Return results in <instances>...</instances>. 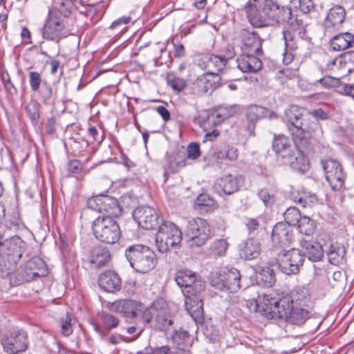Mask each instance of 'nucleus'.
<instances>
[{"label":"nucleus","mask_w":354,"mask_h":354,"mask_svg":"<svg viewBox=\"0 0 354 354\" xmlns=\"http://www.w3.org/2000/svg\"><path fill=\"white\" fill-rule=\"evenodd\" d=\"M270 26L274 24L282 25L287 24L292 26V28L283 30L285 43V49L283 53V63L288 65L293 61L297 55V50L305 34L304 30L302 27L295 28L294 21H296V20L292 18L290 8L287 7L280 8L274 1L273 6H270Z\"/></svg>","instance_id":"nucleus-1"},{"label":"nucleus","mask_w":354,"mask_h":354,"mask_svg":"<svg viewBox=\"0 0 354 354\" xmlns=\"http://www.w3.org/2000/svg\"><path fill=\"white\" fill-rule=\"evenodd\" d=\"M284 120L296 145H308V139L319 128L318 120L310 114H304L303 109L296 105H291L286 109Z\"/></svg>","instance_id":"nucleus-2"},{"label":"nucleus","mask_w":354,"mask_h":354,"mask_svg":"<svg viewBox=\"0 0 354 354\" xmlns=\"http://www.w3.org/2000/svg\"><path fill=\"white\" fill-rule=\"evenodd\" d=\"M196 280L194 273L190 270H179L175 276L178 286L184 287L185 305L187 311L196 323L199 320V290L197 285L193 286Z\"/></svg>","instance_id":"nucleus-3"},{"label":"nucleus","mask_w":354,"mask_h":354,"mask_svg":"<svg viewBox=\"0 0 354 354\" xmlns=\"http://www.w3.org/2000/svg\"><path fill=\"white\" fill-rule=\"evenodd\" d=\"M294 304L291 298L283 297L279 300L268 295H259L255 303V311H259L268 319H287Z\"/></svg>","instance_id":"nucleus-4"},{"label":"nucleus","mask_w":354,"mask_h":354,"mask_svg":"<svg viewBox=\"0 0 354 354\" xmlns=\"http://www.w3.org/2000/svg\"><path fill=\"white\" fill-rule=\"evenodd\" d=\"M125 256L130 266L141 273L147 272L153 269L156 262L154 252L142 244L129 246L125 250Z\"/></svg>","instance_id":"nucleus-5"},{"label":"nucleus","mask_w":354,"mask_h":354,"mask_svg":"<svg viewBox=\"0 0 354 354\" xmlns=\"http://www.w3.org/2000/svg\"><path fill=\"white\" fill-rule=\"evenodd\" d=\"M241 274L236 268H223L212 272L208 277L209 284L216 290L235 292L240 288Z\"/></svg>","instance_id":"nucleus-6"},{"label":"nucleus","mask_w":354,"mask_h":354,"mask_svg":"<svg viewBox=\"0 0 354 354\" xmlns=\"http://www.w3.org/2000/svg\"><path fill=\"white\" fill-rule=\"evenodd\" d=\"M182 241V232L170 221H163L158 226L156 244L160 252H167L170 248H177Z\"/></svg>","instance_id":"nucleus-7"},{"label":"nucleus","mask_w":354,"mask_h":354,"mask_svg":"<svg viewBox=\"0 0 354 354\" xmlns=\"http://www.w3.org/2000/svg\"><path fill=\"white\" fill-rule=\"evenodd\" d=\"M92 230L96 239L108 244L116 243L121 235L118 223L111 216H98L93 222Z\"/></svg>","instance_id":"nucleus-8"},{"label":"nucleus","mask_w":354,"mask_h":354,"mask_svg":"<svg viewBox=\"0 0 354 354\" xmlns=\"http://www.w3.org/2000/svg\"><path fill=\"white\" fill-rule=\"evenodd\" d=\"M270 6H273V0L264 2H253L249 0L244 8L248 22L254 28L270 26Z\"/></svg>","instance_id":"nucleus-9"},{"label":"nucleus","mask_w":354,"mask_h":354,"mask_svg":"<svg viewBox=\"0 0 354 354\" xmlns=\"http://www.w3.org/2000/svg\"><path fill=\"white\" fill-rule=\"evenodd\" d=\"M143 319L154 330L167 331L173 325V317L167 305L160 307L155 305L144 312Z\"/></svg>","instance_id":"nucleus-10"},{"label":"nucleus","mask_w":354,"mask_h":354,"mask_svg":"<svg viewBox=\"0 0 354 354\" xmlns=\"http://www.w3.org/2000/svg\"><path fill=\"white\" fill-rule=\"evenodd\" d=\"M87 206L89 209L103 214L102 216H111V218L120 216L122 212L115 198L104 194L89 198L87 201Z\"/></svg>","instance_id":"nucleus-11"},{"label":"nucleus","mask_w":354,"mask_h":354,"mask_svg":"<svg viewBox=\"0 0 354 354\" xmlns=\"http://www.w3.org/2000/svg\"><path fill=\"white\" fill-rule=\"evenodd\" d=\"M19 237H12L6 239L0 236V254L3 259V266L11 267L12 264L17 263L22 255L21 250L19 245L20 243Z\"/></svg>","instance_id":"nucleus-12"},{"label":"nucleus","mask_w":354,"mask_h":354,"mask_svg":"<svg viewBox=\"0 0 354 354\" xmlns=\"http://www.w3.org/2000/svg\"><path fill=\"white\" fill-rule=\"evenodd\" d=\"M326 180L333 190L341 189L345 180L342 167L339 162L333 159H327L322 162Z\"/></svg>","instance_id":"nucleus-13"},{"label":"nucleus","mask_w":354,"mask_h":354,"mask_svg":"<svg viewBox=\"0 0 354 354\" xmlns=\"http://www.w3.org/2000/svg\"><path fill=\"white\" fill-rule=\"evenodd\" d=\"M241 109L239 104H222L218 106L214 110H205L201 114V118H207L213 127L220 124L223 120L237 115Z\"/></svg>","instance_id":"nucleus-14"},{"label":"nucleus","mask_w":354,"mask_h":354,"mask_svg":"<svg viewBox=\"0 0 354 354\" xmlns=\"http://www.w3.org/2000/svg\"><path fill=\"white\" fill-rule=\"evenodd\" d=\"M304 261L299 249L292 248L280 256L279 268L286 274H297Z\"/></svg>","instance_id":"nucleus-15"},{"label":"nucleus","mask_w":354,"mask_h":354,"mask_svg":"<svg viewBox=\"0 0 354 354\" xmlns=\"http://www.w3.org/2000/svg\"><path fill=\"white\" fill-rule=\"evenodd\" d=\"M64 27L63 19L60 16H54V12L49 11L48 19L42 28V36L47 40L57 43L62 35Z\"/></svg>","instance_id":"nucleus-16"},{"label":"nucleus","mask_w":354,"mask_h":354,"mask_svg":"<svg viewBox=\"0 0 354 354\" xmlns=\"http://www.w3.org/2000/svg\"><path fill=\"white\" fill-rule=\"evenodd\" d=\"M133 218L138 225L146 230L155 229L159 226V217L156 209L149 206H142L133 212Z\"/></svg>","instance_id":"nucleus-17"},{"label":"nucleus","mask_w":354,"mask_h":354,"mask_svg":"<svg viewBox=\"0 0 354 354\" xmlns=\"http://www.w3.org/2000/svg\"><path fill=\"white\" fill-rule=\"evenodd\" d=\"M4 350L9 354H17L26 351L28 345L27 335L23 330H18L5 336L1 339Z\"/></svg>","instance_id":"nucleus-18"},{"label":"nucleus","mask_w":354,"mask_h":354,"mask_svg":"<svg viewBox=\"0 0 354 354\" xmlns=\"http://www.w3.org/2000/svg\"><path fill=\"white\" fill-rule=\"evenodd\" d=\"M271 239L274 247H288L293 240L292 229L287 223H277L273 227Z\"/></svg>","instance_id":"nucleus-19"},{"label":"nucleus","mask_w":354,"mask_h":354,"mask_svg":"<svg viewBox=\"0 0 354 354\" xmlns=\"http://www.w3.org/2000/svg\"><path fill=\"white\" fill-rule=\"evenodd\" d=\"M346 11L342 6H336L331 8L324 21L326 32H333L342 26L345 19Z\"/></svg>","instance_id":"nucleus-20"},{"label":"nucleus","mask_w":354,"mask_h":354,"mask_svg":"<svg viewBox=\"0 0 354 354\" xmlns=\"http://www.w3.org/2000/svg\"><path fill=\"white\" fill-rule=\"evenodd\" d=\"M241 34L243 42L241 48L243 53L258 54L261 51V40L255 32L243 29Z\"/></svg>","instance_id":"nucleus-21"},{"label":"nucleus","mask_w":354,"mask_h":354,"mask_svg":"<svg viewBox=\"0 0 354 354\" xmlns=\"http://www.w3.org/2000/svg\"><path fill=\"white\" fill-rule=\"evenodd\" d=\"M98 283L102 289L109 292L118 291L122 285L119 275L113 270H106L101 274Z\"/></svg>","instance_id":"nucleus-22"},{"label":"nucleus","mask_w":354,"mask_h":354,"mask_svg":"<svg viewBox=\"0 0 354 354\" xmlns=\"http://www.w3.org/2000/svg\"><path fill=\"white\" fill-rule=\"evenodd\" d=\"M255 53H243L236 59L237 67L243 73H256L262 67V62Z\"/></svg>","instance_id":"nucleus-23"},{"label":"nucleus","mask_w":354,"mask_h":354,"mask_svg":"<svg viewBox=\"0 0 354 354\" xmlns=\"http://www.w3.org/2000/svg\"><path fill=\"white\" fill-rule=\"evenodd\" d=\"M201 60L207 71L205 73L214 75H218L219 72L223 70L227 63L225 57L214 55H203Z\"/></svg>","instance_id":"nucleus-24"},{"label":"nucleus","mask_w":354,"mask_h":354,"mask_svg":"<svg viewBox=\"0 0 354 354\" xmlns=\"http://www.w3.org/2000/svg\"><path fill=\"white\" fill-rule=\"evenodd\" d=\"M297 147L291 153L290 157H288L287 161L293 169L304 172L308 169V160L304 154L301 147H307V145L304 146L296 145Z\"/></svg>","instance_id":"nucleus-25"},{"label":"nucleus","mask_w":354,"mask_h":354,"mask_svg":"<svg viewBox=\"0 0 354 354\" xmlns=\"http://www.w3.org/2000/svg\"><path fill=\"white\" fill-rule=\"evenodd\" d=\"M140 306L134 301L129 299L118 300L111 304V310L128 318L136 316Z\"/></svg>","instance_id":"nucleus-26"},{"label":"nucleus","mask_w":354,"mask_h":354,"mask_svg":"<svg viewBox=\"0 0 354 354\" xmlns=\"http://www.w3.org/2000/svg\"><path fill=\"white\" fill-rule=\"evenodd\" d=\"M300 245L304 254L308 257L311 261H319L324 256V250L321 244L313 241L302 239L300 241Z\"/></svg>","instance_id":"nucleus-27"},{"label":"nucleus","mask_w":354,"mask_h":354,"mask_svg":"<svg viewBox=\"0 0 354 354\" xmlns=\"http://www.w3.org/2000/svg\"><path fill=\"white\" fill-rule=\"evenodd\" d=\"M272 147L274 151L277 153L280 154L282 158L287 159L297 146L291 144V140L288 137L284 135H279L274 137Z\"/></svg>","instance_id":"nucleus-28"},{"label":"nucleus","mask_w":354,"mask_h":354,"mask_svg":"<svg viewBox=\"0 0 354 354\" xmlns=\"http://www.w3.org/2000/svg\"><path fill=\"white\" fill-rule=\"evenodd\" d=\"M261 252L259 242L254 239H248L240 245V255L246 260L256 259Z\"/></svg>","instance_id":"nucleus-29"},{"label":"nucleus","mask_w":354,"mask_h":354,"mask_svg":"<svg viewBox=\"0 0 354 354\" xmlns=\"http://www.w3.org/2000/svg\"><path fill=\"white\" fill-rule=\"evenodd\" d=\"M354 44V35L344 32L334 36L330 39V46L333 50L341 51L352 47Z\"/></svg>","instance_id":"nucleus-30"},{"label":"nucleus","mask_w":354,"mask_h":354,"mask_svg":"<svg viewBox=\"0 0 354 354\" xmlns=\"http://www.w3.org/2000/svg\"><path fill=\"white\" fill-rule=\"evenodd\" d=\"M345 254V247L339 243L331 244L326 251L328 261L335 266H339L344 263Z\"/></svg>","instance_id":"nucleus-31"},{"label":"nucleus","mask_w":354,"mask_h":354,"mask_svg":"<svg viewBox=\"0 0 354 354\" xmlns=\"http://www.w3.org/2000/svg\"><path fill=\"white\" fill-rule=\"evenodd\" d=\"M109 259L110 254L107 249L101 246H95L93 248L90 261L93 267L99 268L105 266Z\"/></svg>","instance_id":"nucleus-32"},{"label":"nucleus","mask_w":354,"mask_h":354,"mask_svg":"<svg viewBox=\"0 0 354 354\" xmlns=\"http://www.w3.org/2000/svg\"><path fill=\"white\" fill-rule=\"evenodd\" d=\"M218 186L226 194H232L239 189V179L231 174L225 175L216 180Z\"/></svg>","instance_id":"nucleus-33"},{"label":"nucleus","mask_w":354,"mask_h":354,"mask_svg":"<svg viewBox=\"0 0 354 354\" xmlns=\"http://www.w3.org/2000/svg\"><path fill=\"white\" fill-rule=\"evenodd\" d=\"M310 317V312L299 306H293L290 315H288L287 322L295 325H301Z\"/></svg>","instance_id":"nucleus-34"},{"label":"nucleus","mask_w":354,"mask_h":354,"mask_svg":"<svg viewBox=\"0 0 354 354\" xmlns=\"http://www.w3.org/2000/svg\"><path fill=\"white\" fill-rule=\"evenodd\" d=\"M26 268L29 270L33 276H44L47 274L46 265L39 257H34L28 260Z\"/></svg>","instance_id":"nucleus-35"},{"label":"nucleus","mask_w":354,"mask_h":354,"mask_svg":"<svg viewBox=\"0 0 354 354\" xmlns=\"http://www.w3.org/2000/svg\"><path fill=\"white\" fill-rule=\"evenodd\" d=\"M221 83V77L219 75H214L205 73L201 77V84H203L202 91L203 93L210 95L212 92L219 86Z\"/></svg>","instance_id":"nucleus-36"},{"label":"nucleus","mask_w":354,"mask_h":354,"mask_svg":"<svg viewBox=\"0 0 354 354\" xmlns=\"http://www.w3.org/2000/svg\"><path fill=\"white\" fill-rule=\"evenodd\" d=\"M74 8L73 0H53V9L54 16L66 17Z\"/></svg>","instance_id":"nucleus-37"},{"label":"nucleus","mask_w":354,"mask_h":354,"mask_svg":"<svg viewBox=\"0 0 354 354\" xmlns=\"http://www.w3.org/2000/svg\"><path fill=\"white\" fill-rule=\"evenodd\" d=\"M291 298L292 303L294 306H300L306 304L310 299V294L308 290L304 286H297L288 296Z\"/></svg>","instance_id":"nucleus-38"},{"label":"nucleus","mask_w":354,"mask_h":354,"mask_svg":"<svg viewBox=\"0 0 354 354\" xmlns=\"http://www.w3.org/2000/svg\"><path fill=\"white\" fill-rule=\"evenodd\" d=\"M218 208V204L209 194H201V214L212 213Z\"/></svg>","instance_id":"nucleus-39"},{"label":"nucleus","mask_w":354,"mask_h":354,"mask_svg":"<svg viewBox=\"0 0 354 354\" xmlns=\"http://www.w3.org/2000/svg\"><path fill=\"white\" fill-rule=\"evenodd\" d=\"M297 225L301 234L308 236L313 234L316 229L315 221L306 216H302Z\"/></svg>","instance_id":"nucleus-40"},{"label":"nucleus","mask_w":354,"mask_h":354,"mask_svg":"<svg viewBox=\"0 0 354 354\" xmlns=\"http://www.w3.org/2000/svg\"><path fill=\"white\" fill-rule=\"evenodd\" d=\"M338 62L339 64L344 69L346 73H351L354 71V51L346 53L343 56L334 61V64Z\"/></svg>","instance_id":"nucleus-41"},{"label":"nucleus","mask_w":354,"mask_h":354,"mask_svg":"<svg viewBox=\"0 0 354 354\" xmlns=\"http://www.w3.org/2000/svg\"><path fill=\"white\" fill-rule=\"evenodd\" d=\"M285 223L291 225H296L302 218L299 210L295 207H288L283 214Z\"/></svg>","instance_id":"nucleus-42"},{"label":"nucleus","mask_w":354,"mask_h":354,"mask_svg":"<svg viewBox=\"0 0 354 354\" xmlns=\"http://www.w3.org/2000/svg\"><path fill=\"white\" fill-rule=\"evenodd\" d=\"M258 278L267 286H272L276 281L274 270L270 267L261 269L258 274Z\"/></svg>","instance_id":"nucleus-43"},{"label":"nucleus","mask_w":354,"mask_h":354,"mask_svg":"<svg viewBox=\"0 0 354 354\" xmlns=\"http://www.w3.org/2000/svg\"><path fill=\"white\" fill-rule=\"evenodd\" d=\"M39 104L36 101H30L26 110L32 124H37L39 118Z\"/></svg>","instance_id":"nucleus-44"},{"label":"nucleus","mask_w":354,"mask_h":354,"mask_svg":"<svg viewBox=\"0 0 354 354\" xmlns=\"http://www.w3.org/2000/svg\"><path fill=\"white\" fill-rule=\"evenodd\" d=\"M174 342L177 345L180 351L183 350V346L189 342V334L186 330H176L172 335Z\"/></svg>","instance_id":"nucleus-45"},{"label":"nucleus","mask_w":354,"mask_h":354,"mask_svg":"<svg viewBox=\"0 0 354 354\" xmlns=\"http://www.w3.org/2000/svg\"><path fill=\"white\" fill-rule=\"evenodd\" d=\"M204 120L202 124H201V127L203 128V131L205 132L204 136L203 142H207V141H214L220 134L219 131L216 129H213L212 131H209L207 128V125H212L209 122L207 121V118H203Z\"/></svg>","instance_id":"nucleus-46"},{"label":"nucleus","mask_w":354,"mask_h":354,"mask_svg":"<svg viewBox=\"0 0 354 354\" xmlns=\"http://www.w3.org/2000/svg\"><path fill=\"white\" fill-rule=\"evenodd\" d=\"M199 234V225L196 218H192L189 221L187 230V236L189 241H195L196 245H198L196 239Z\"/></svg>","instance_id":"nucleus-47"},{"label":"nucleus","mask_w":354,"mask_h":354,"mask_svg":"<svg viewBox=\"0 0 354 354\" xmlns=\"http://www.w3.org/2000/svg\"><path fill=\"white\" fill-rule=\"evenodd\" d=\"M228 244L225 239H218L211 247L212 254L214 256H223L225 254Z\"/></svg>","instance_id":"nucleus-48"},{"label":"nucleus","mask_w":354,"mask_h":354,"mask_svg":"<svg viewBox=\"0 0 354 354\" xmlns=\"http://www.w3.org/2000/svg\"><path fill=\"white\" fill-rule=\"evenodd\" d=\"M317 82L325 88H337L341 86L340 79L331 76H324L317 80Z\"/></svg>","instance_id":"nucleus-49"},{"label":"nucleus","mask_w":354,"mask_h":354,"mask_svg":"<svg viewBox=\"0 0 354 354\" xmlns=\"http://www.w3.org/2000/svg\"><path fill=\"white\" fill-rule=\"evenodd\" d=\"M99 316L103 320L104 324L110 329L116 328L119 324V319L109 313L101 312L99 313Z\"/></svg>","instance_id":"nucleus-50"},{"label":"nucleus","mask_w":354,"mask_h":354,"mask_svg":"<svg viewBox=\"0 0 354 354\" xmlns=\"http://www.w3.org/2000/svg\"><path fill=\"white\" fill-rule=\"evenodd\" d=\"M203 335L210 342H216L218 338V331L210 322L205 323Z\"/></svg>","instance_id":"nucleus-51"},{"label":"nucleus","mask_w":354,"mask_h":354,"mask_svg":"<svg viewBox=\"0 0 354 354\" xmlns=\"http://www.w3.org/2000/svg\"><path fill=\"white\" fill-rule=\"evenodd\" d=\"M29 82L31 90L34 92L38 91L42 82L40 73L36 71H30L29 73Z\"/></svg>","instance_id":"nucleus-52"},{"label":"nucleus","mask_w":354,"mask_h":354,"mask_svg":"<svg viewBox=\"0 0 354 354\" xmlns=\"http://www.w3.org/2000/svg\"><path fill=\"white\" fill-rule=\"evenodd\" d=\"M214 234V230L205 220L201 219V241H206Z\"/></svg>","instance_id":"nucleus-53"},{"label":"nucleus","mask_w":354,"mask_h":354,"mask_svg":"<svg viewBox=\"0 0 354 354\" xmlns=\"http://www.w3.org/2000/svg\"><path fill=\"white\" fill-rule=\"evenodd\" d=\"M131 21V17L129 16H123L114 21L110 25L109 28L111 29L119 28L122 30H127V27H123L124 26L128 24Z\"/></svg>","instance_id":"nucleus-54"},{"label":"nucleus","mask_w":354,"mask_h":354,"mask_svg":"<svg viewBox=\"0 0 354 354\" xmlns=\"http://www.w3.org/2000/svg\"><path fill=\"white\" fill-rule=\"evenodd\" d=\"M265 109L260 106L253 105L248 110V116L251 120L258 119L263 116Z\"/></svg>","instance_id":"nucleus-55"},{"label":"nucleus","mask_w":354,"mask_h":354,"mask_svg":"<svg viewBox=\"0 0 354 354\" xmlns=\"http://www.w3.org/2000/svg\"><path fill=\"white\" fill-rule=\"evenodd\" d=\"M73 333L71 315L67 313L66 317L62 319V333L68 336Z\"/></svg>","instance_id":"nucleus-56"},{"label":"nucleus","mask_w":354,"mask_h":354,"mask_svg":"<svg viewBox=\"0 0 354 354\" xmlns=\"http://www.w3.org/2000/svg\"><path fill=\"white\" fill-rule=\"evenodd\" d=\"M317 201V196L315 194L308 192H302V206L303 207H310L314 205Z\"/></svg>","instance_id":"nucleus-57"},{"label":"nucleus","mask_w":354,"mask_h":354,"mask_svg":"<svg viewBox=\"0 0 354 354\" xmlns=\"http://www.w3.org/2000/svg\"><path fill=\"white\" fill-rule=\"evenodd\" d=\"M199 156V145L197 143H191L187 149L186 158L194 160Z\"/></svg>","instance_id":"nucleus-58"},{"label":"nucleus","mask_w":354,"mask_h":354,"mask_svg":"<svg viewBox=\"0 0 354 354\" xmlns=\"http://www.w3.org/2000/svg\"><path fill=\"white\" fill-rule=\"evenodd\" d=\"M219 158H226L231 161L235 160L238 157V150L236 148L230 147L226 151L218 153Z\"/></svg>","instance_id":"nucleus-59"},{"label":"nucleus","mask_w":354,"mask_h":354,"mask_svg":"<svg viewBox=\"0 0 354 354\" xmlns=\"http://www.w3.org/2000/svg\"><path fill=\"white\" fill-rule=\"evenodd\" d=\"M167 83L173 89L177 91H181L185 86L182 80L176 77H168Z\"/></svg>","instance_id":"nucleus-60"},{"label":"nucleus","mask_w":354,"mask_h":354,"mask_svg":"<svg viewBox=\"0 0 354 354\" xmlns=\"http://www.w3.org/2000/svg\"><path fill=\"white\" fill-rule=\"evenodd\" d=\"M295 76V73L289 69L280 70L277 73V77L281 82H284L286 79H293Z\"/></svg>","instance_id":"nucleus-61"},{"label":"nucleus","mask_w":354,"mask_h":354,"mask_svg":"<svg viewBox=\"0 0 354 354\" xmlns=\"http://www.w3.org/2000/svg\"><path fill=\"white\" fill-rule=\"evenodd\" d=\"M258 196L266 206L271 205L274 202L273 196L266 189L260 190L258 193Z\"/></svg>","instance_id":"nucleus-62"},{"label":"nucleus","mask_w":354,"mask_h":354,"mask_svg":"<svg viewBox=\"0 0 354 354\" xmlns=\"http://www.w3.org/2000/svg\"><path fill=\"white\" fill-rule=\"evenodd\" d=\"M165 167V173L168 171L175 173L181 168L178 164H176V161H174V158L171 156L167 158V163Z\"/></svg>","instance_id":"nucleus-63"},{"label":"nucleus","mask_w":354,"mask_h":354,"mask_svg":"<svg viewBox=\"0 0 354 354\" xmlns=\"http://www.w3.org/2000/svg\"><path fill=\"white\" fill-rule=\"evenodd\" d=\"M245 225L249 233H253L258 230L260 223L257 218H250L248 219Z\"/></svg>","instance_id":"nucleus-64"}]
</instances>
